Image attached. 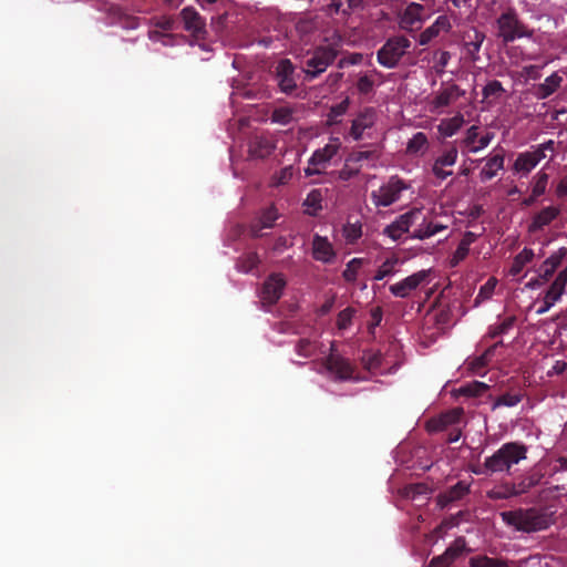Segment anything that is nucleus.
Instances as JSON below:
<instances>
[{
    "mask_svg": "<svg viewBox=\"0 0 567 567\" xmlns=\"http://www.w3.org/2000/svg\"><path fill=\"white\" fill-rule=\"evenodd\" d=\"M499 516L505 525L525 534L544 532L555 523L551 513L538 507H519L501 512Z\"/></svg>",
    "mask_w": 567,
    "mask_h": 567,
    "instance_id": "obj_1",
    "label": "nucleus"
},
{
    "mask_svg": "<svg viewBox=\"0 0 567 567\" xmlns=\"http://www.w3.org/2000/svg\"><path fill=\"white\" fill-rule=\"evenodd\" d=\"M527 457V446L520 442L503 444L493 455L484 461V467L488 473H509L513 465Z\"/></svg>",
    "mask_w": 567,
    "mask_h": 567,
    "instance_id": "obj_2",
    "label": "nucleus"
},
{
    "mask_svg": "<svg viewBox=\"0 0 567 567\" xmlns=\"http://www.w3.org/2000/svg\"><path fill=\"white\" fill-rule=\"evenodd\" d=\"M411 45L412 42L405 35L390 37L377 51V61L386 69H395Z\"/></svg>",
    "mask_w": 567,
    "mask_h": 567,
    "instance_id": "obj_3",
    "label": "nucleus"
},
{
    "mask_svg": "<svg viewBox=\"0 0 567 567\" xmlns=\"http://www.w3.org/2000/svg\"><path fill=\"white\" fill-rule=\"evenodd\" d=\"M496 24L498 29L497 35L505 44L514 42L520 38H532L534 35V30L529 29L519 20L518 14L514 9H508L503 12L497 18Z\"/></svg>",
    "mask_w": 567,
    "mask_h": 567,
    "instance_id": "obj_4",
    "label": "nucleus"
},
{
    "mask_svg": "<svg viewBox=\"0 0 567 567\" xmlns=\"http://www.w3.org/2000/svg\"><path fill=\"white\" fill-rule=\"evenodd\" d=\"M408 188L409 185L398 175H394L378 189L372 190L371 199L378 207H388L398 202L401 198L402 192Z\"/></svg>",
    "mask_w": 567,
    "mask_h": 567,
    "instance_id": "obj_5",
    "label": "nucleus"
},
{
    "mask_svg": "<svg viewBox=\"0 0 567 567\" xmlns=\"http://www.w3.org/2000/svg\"><path fill=\"white\" fill-rule=\"evenodd\" d=\"M341 142L338 137L331 138L330 143L316 150L305 168L306 176L323 174L330 161L339 153Z\"/></svg>",
    "mask_w": 567,
    "mask_h": 567,
    "instance_id": "obj_6",
    "label": "nucleus"
},
{
    "mask_svg": "<svg viewBox=\"0 0 567 567\" xmlns=\"http://www.w3.org/2000/svg\"><path fill=\"white\" fill-rule=\"evenodd\" d=\"M338 56V51L332 47H318L310 58L306 60L303 70L308 80H313L323 73Z\"/></svg>",
    "mask_w": 567,
    "mask_h": 567,
    "instance_id": "obj_7",
    "label": "nucleus"
},
{
    "mask_svg": "<svg viewBox=\"0 0 567 567\" xmlns=\"http://www.w3.org/2000/svg\"><path fill=\"white\" fill-rule=\"evenodd\" d=\"M287 281L282 274L272 272L270 274L262 284L259 292L261 306L265 310L276 305L284 293Z\"/></svg>",
    "mask_w": 567,
    "mask_h": 567,
    "instance_id": "obj_8",
    "label": "nucleus"
},
{
    "mask_svg": "<svg viewBox=\"0 0 567 567\" xmlns=\"http://www.w3.org/2000/svg\"><path fill=\"white\" fill-rule=\"evenodd\" d=\"M323 367L339 381L351 380L355 371L354 365L349 359L333 351V343L331 344V353L323 361Z\"/></svg>",
    "mask_w": 567,
    "mask_h": 567,
    "instance_id": "obj_9",
    "label": "nucleus"
},
{
    "mask_svg": "<svg viewBox=\"0 0 567 567\" xmlns=\"http://www.w3.org/2000/svg\"><path fill=\"white\" fill-rule=\"evenodd\" d=\"M426 18L423 4L410 2L399 16V27L404 31L413 32L422 28Z\"/></svg>",
    "mask_w": 567,
    "mask_h": 567,
    "instance_id": "obj_10",
    "label": "nucleus"
},
{
    "mask_svg": "<svg viewBox=\"0 0 567 567\" xmlns=\"http://www.w3.org/2000/svg\"><path fill=\"white\" fill-rule=\"evenodd\" d=\"M184 29L197 40H204L207 35L206 21L193 7H185L181 11Z\"/></svg>",
    "mask_w": 567,
    "mask_h": 567,
    "instance_id": "obj_11",
    "label": "nucleus"
},
{
    "mask_svg": "<svg viewBox=\"0 0 567 567\" xmlns=\"http://www.w3.org/2000/svg\"><path fill=\"white\" fill-rule=\"evenodd\" d=\"M431 270H420L417 272L408 276L403 280L391 285L390 291L394 297L406 298L412 291L417 289L423 282H425L430 276Z\"/></svg>",
    "mask_w": 567,
    "mask_h": 567,
    "instance_id": "obj_12",
    "label": "nucleus"
},
{
    "mask_svg": "<svg viewBox=\"0 0 567 567\" xmlns=\"http://www.w3.org/2000/svg\"><path fill=\"white\" fill-rule=\"evenodd\" d=\"M422 217L421 209H412L401 215L396 220L385 227L384 234L393 240H399L410 227Z\"/></svg>",
    "mask_w": 567,
    "mask_h": 567,
    "instance_id": "obj_13",
    "label": "nucleus"
},
{
    "mask_svg": "<svg viewBox=\"0 0 567 567\" xmlns=\"http://www.w3.org/2000/svg\"><path fill=\"white\" fill-rule=\"evenodd\" d=\"M457 156L458 151L454 144H451L449 147L444 148L442 154L435 158L432 165L433 175L440 181H444L451 176L453 172L446 171L445 167L454 166L457 161Z\"/></svg>",
    "mask_w": 567,
    "mask_h": 567,
    "instance_id": "obj_14",
    "label": "nucleus"
},
{
    "mask_svg": "<svg viewBox=\"0 0 567 567\" xmlns=\"http://www.w3.org/2000/svg\"><path fill=\"white\" fill-rule=\"evenodd\" d=\"M295 66L289 59H281L275 66V76L280 91L291 94L297 89L295 80Z\"/></svg>",
    "mask_w": 567,
    "mask_h": 567,
    "instance_id": "obj_15",
    "label": "nucleus"
},
{
    "mask_svg": "<svg viewBox=\"0 0 567 567\" xmlns=\"http://www.w3.org/2000/svg\"><path fill=\"white\" fill-rule=\"evenodd\" d=\"M464 91L455 83L443 82L441 89L431 101L432 111L446 107L464 95Z\"/></svg>",
    "mask_w": 567,
    "mask_h": 567,
    "instance_id": "obj_16",
    "label": "nucleus"
},
{
    "mask_svg": "<svg viewBox=\"0 0 567 567\" xmlns=\"http://www.w3.org/2000/svg\"><path fill=\"white\" fill-rule=\"evenodd\" d=\"M377 121V111L374 107L368 106L364 107L357 117L352 121L350 127V136L354 141H359L362 138L363 132L368 128H371Z\"/></svg>",
    "mask_w": 567,
    "mask_h": 567,
    "instance_id": "obj_17",
    "label": "nucleus"
},
{
    "mask_svg": "<svg viewBox=\"0 0 567 567\" xmlns=\"http://www.w3.org/2000/svg\"><path fill=\"white\" fill-rule=\"evenodd\" d=\"M452 29L450 18L445 14L439 16L436 20L422 31L419 35V44L427 45L433 39L437 38L442 32L449 33Z\"/></svg>",
    "mask_w": 567,
    "mask_h": 567,
    "instance_id": "obj_18",
    "label": "nucleus"
},
{
    "mask_svg": "<svg viewBox=\"0 0 567 567\" xmlns=\"http://www.w3.org/2000/svg\"><path fill=\"white\" fill-rule=\"evenodd\" d=\"M276 148L275 143L266 135H254L248 142V153L252 158H266Z\"/></svg>",
    "mask_w": 567,
    "mask_h": 567,
    "instance_id": "obj_19",
    "label": "nucleus"
},
{
    "mask_svg": "<svg viewBox=\"0 0 567 567\" xmlns=\"http://www.w3.org/2000/svg\"><path fill=\"white\" fill-rule=\"evenodd\" d=\"M312 257L321 262L330 264L336 257L331 243L327 237L315 235L312 240Z\"/></svg>",
    "mask_w": 567,
    "mask_h": 567,
    "instance_id": "obj_20",
    "label": "nucleus"
},
{
    "mask_svg": "<svg viewBox=\"0 0 567 567\" xmlns=\"http://www.w3.org/2000/svg\"><path fill=\"white\" fill-rule=\"evenodd\" d=\"M559 215L560 208L558 206L544 207L533 216L528 230L530 233L542 230L544 227L550 225Z\"/></svg>",
    "mask_w": 567,
    "mask_h": 567,
    "instance_id": "obj_21",
    "label": "nucleus"
},
{
    "mask_svg": "<svg viewBox=\"0 0 567 567\" xmlns=\"http://www.w3.org/2000/svg\"><path fill=\"white\" fill-rule=\"evenodd\" d=\"M505 153L502 147L495 150V153L487 158L485 166L480 173L482 182H487L497 175L498 171L504 168Z\"/></svg>",
    "mask_w": 567,
    "mask_h": 567,
    "instance_id": "obj_22",
    "label": "nucleus"
},
{
    "mask_svg": "<svg viewBox=\"0 0 567 567\" xmlns=\"http://www.w3.org/2000/svg\"><path fill=\"white\" fill-rule=\"evenodd\" d=\"M278 217H279V215L274 205L265 208L261 212L260 217L250 225L251 236L255 238L261 237L262 236L261 230L264 228H272V226H274L275 221L278 219Z\"/></svg>",
    "mask_w": 567,
    "mask_h": 567,
    "instance_id": "obj_23",
    "label": "nucleus"
},
{
    "mask_svg": "<svg viewBox=\"0 0 567 567\" xmlns=\"http://www.w3.org/2000/svg\"><path fill=\"white\" fill-rule=\"evenodd\" d=\"M468 493L470 484L464 481H460L455 485L446 489L444 493L439 495L437 504L440 505L441 508H444L449 504L462 499Z\"/></svg>",
    "mask_w": 567,
    "mask_h": 567,
    "instance_id": "obj_24",
    "label": "nucleus"
},
{
    "mask_svg": "<svg viewBox=\"0 0 567 567\" xmlns=\"http://www.w3.org/2000/svg\"><path fill=\"white\" fill-rule=\"evenodd\" d=\"M482 235L476 234L473 231H465L455 252L453 254L452 258L450 259V266L456 267L461 261H463L468 252H470V246L477 240V238Z\"/></svg>",
    "mask_w": 567,
    "mask_h": 567,
    "instance_id": "obj_25",
    "label": "nucleus"
},
{
    "mask_svg": "<svg viewBox=\"0 0 567 567\" xmlns=\"http://www.w3.org/2000/svg\"><path fill=\"white\" fill-rule=\"evenodd\" d=\"M561 82L563 78L557 72H554L535 87L534 95L538 100H546L559 89Z\"/></svg>",
    "mask_w": 567,
    "mask_h": 567,
    "instance_id": "obj_26",
    "label": "nucleus"
},
{
    "mask_svg": "<svg viewBox=\"0 0 567 567\" xmlns=\"http://www.w3.org/2000/svg\"><path fill=\"white\" fill-rule=\"evenodd\" d=\"M363 8V0H331L328 11L331 14L350 16L353 11Z\"/></svg>",
    "mask_w": 567,
    "mask_h": 567,
    "instance_id": "obj_27",
    "label": "nucleus"
},
{
    "mask_svg": "<svg viewBox=\"0 0 567 567\" xmlns=\"http://www.w3.org/2000/svg\"><path fill=\"white\" fill-rule=\"evenodd\" d=\"M464 123L465 120L463 114L457 113L453 117L443 118L441 123L437 125V131L444 137H452L462 128Z\"/></svg>",
    "mask_w": 567,
    "mask_h": 567,
    "instance_id": "obj_28",
    "label": "nucleus"
},
{
    "mask_svg": "<svg viewBox=\"0 0 567 567\" xmlns=\"http://www.w3.org/2000/svg\"><path fill=\"white\" fill-rule=\"evenodd\" d=\"M534 258V251L530 248L525 247L519 254L514 257L508 274L513 277L518 276L524 267L529 264Z\"/></svg>",
    "mask_w": 567,
    "mask_h": 567,
    "instance_id": "obj_29",
    "label": "nucleus"
},
{
    "mask_svg": "<svg viewBox=\"0 0 567 567\" xmlns=\"http://www.w3.org/2000/svg\"><path fill=\"white\" fill-rule=\"evenodd\" d=\"M489 390V385L481 382V381H473L470 383H466L457 389V393L461 396L466 398H478L484 395Z\"/></svg>",
    "mask_w": 567,
    "mask_h": 567,
    "instance_id": "obj_30",
    "label": "nucleus"
},
{
    "mask_svg": "<svg viewBox=\"0 0 567 567\" xmlns=\"http://www.w3.org/2000/svg\"><path fill=\"white\" fill-rule=\"evenodd\" d=\"M567 285V267L563 269L553 284L549 286L548 290L546 291V295L549 296L550 300H559L561 295L565 291V287Z\"/></svg>",
    "mask_w": 567,
    "mask_h": 567,
    "instance_id": "obj_31",
    "label": "nucleus"
},
{
    "mask_svg": "<svg viewBox=\"0 0 567 567\" xmlns=\"http://www.w3.org/2000/svg\"><path fill=\"white\" fill-rule=\"evenodd\" d=\"M380 157V152L374 147L368 151L352 152L347 156V162H351L354 166H360L362 162H377Z\"/></svg>",
    "mask_w": 567,
    "mask_h": 567,
    "instance_id": "obj_32",
    "label": "nucleus"
},
{
    "mask_svg": "<svg viewBox=\"0 0 567 567\" xmlns=\"http://www.w3.org/2000/svg\"><path fill=\"white\" fill-rule=\"evenodd\" d=\"M445 229V226L440 224H433L432 221H427L425 218H423V223L416 228L413 234L412 238L417 239H425L434 236L439 231Z\"/></svg>",
    "mask_w": 567,
    "mask_h": 567,
    "instance_id": "obj_33",
    "label": "nucleus"
},
{
    "mask_svg": "<svg viewBox=\"0 0 567 567\" xmlns=\"http://www.w3.org/2000/svg\"><path fill=\"white\" fill-rule=\"evenodd\" d=\"M468 40L465 42V48L467 53L472 58L473 61L478 60V52L481 47L485 40V34L478 30L473 31V35H467Z\"/></svg>",
    "mask_w": 567,
    "mask_h": 567,
    "instance_id": "obj_34",
    "label": "nucleus"
},
{
    "mask_svg": "<svg viewBox=\"0 0 567 567\" xmlns=\"http://www.w3.org/2000/svg\"><path fill=\"white\" fill-rule=\"evenodd\" d=\"M322 194L320 189H312L305 199L303 205L307 207L306 213L310 216H317L322 209Z\"/></svg>",
    "mask_w": 567,
    "mask_h": 567,
    "instance_id": "obj_35",
    "label": "nucleus"
},
{
    "mask_svg": "<svg viewBox=\"0 0 567 567\" xmlns=\"http://www.w3.org/2000/svg\"><path fill=\"white\" fill-rule=\"evenodd\" d=\"M540 481L537 474H532L519 478L517 482H513L512 487L517 492V496L528 493L534 486Z\"/></svg>",
    "mask_w": 567,
    "mask_h": 567,
    "instance_id": "obj_36",
    "label": "nucleus"
},
{
    "mask_svg": "<svg viewBox=\"0 0 567 567\" xmlns=\"http://www.w3.org/2000/svg\"><path fill=\"white\" fill-rule=\"evenodd\" d=\"M318 342L309 338H301L295 346L296 353L305 359L311 358L316 354Z\"/></svg>",
    "mask_w": 567,
    "mask_h": 567,
    "instance_id": "obj_37",
    "label": "nucleus"
},
{
    "mask_svg": "<svg viewBox=\"0 0 567 567\" xmlns=\"http://www.w3.org/2000/svg\"><path fill=\"white\" fill-rule=\"evenodd\" d=\"M259 264H260V258H259L258 254L255 251H251V252L243 255L238 259L236 267L239 271L248 274V272L252 271L255 268H257Z\"/></svg>",
    "mask_w": 567,
    "mask_h": 567,
    "instance_id": "obj_38",
    "label": "nucleus"
},
{
    "mask_svg": "<svg viewBox=\"0 0 567 567\" xmlns=\"http://www.w3.org/2000/svg\"><path fill=\"white\" fill-rule=\"evenodd\" d=\"M516 496L517 492L513 489L511 483H504L503 485L487 492V497L493 501L508 499Z\"/></svg>",
    "mask_w": 567,
    "mask_h": 567,
    "instance_id": "obj_39",
    "label": "nucleus"
},
{
    "mask_svg": "<svg viewBox=\"0 0 567 567\" xmlns=\"http://www.w3.org/2000/svg\"><path fill=\"white\" fill-rule=\"evenodd\" d=\"M536 166L537 163L535 162L533 155L529 152L518 154L514 163V169L516 172H523L525 174H528Z\"/></svg>",
    "mask_w": 567,
    "mask_h": 567,
    "instance_id": "obj_40",
    "label": "nucleus"
},
{
    "mask_svg": "<svg viewBox=\"0 0 567 567\" xmlns=\"http://www.w3.org/2000/svg\"><path fill=\"white\" fill-rule=\"evenodd\" d=\"M515 322V316L507 317L501 323L491 326L485 337L494 339L498 336L505 334L514 327Z\"/></svg>",
    "mask_w": 567,
    "mask_h": 567,
    "instance_id": "obj_41",
    "label": "nucleus"
},
{
    "mask_svg": "<svg viewBox=\"0 0 567 567\" xmlns=\"http://www.w3.org/2000/svg\"><path fill=\"white\" fill-rule=\"evenodd\" d=\"M293 120V110L289 106L276 107L271 113V122L288 125Z\"/></svg>",
    "mask_w": 567,
    "mask_h": 567,
    "instance_id": "obj_42",
    "label": "nucleus"
},
{
    "mask_svg": "<svg viewBox=\"0 0 567 567\" xmlns=\"http://www.w3.org/2000/svg\"><path fill=\"white\" fill-rule=\"evenodd\" d=\"M398 262L399 259L396 257L386 258L377 270L373 279L379 281L384 279L385 277L392 276L395 272V267Z\"/></svg>",
    "mask_w": 567,
    "mask_h": 567,
    "instance_id": "obj_43",
    "label": "nucleus"
},
{
    "mask_svg": "<svg viewBox=\"0 0 567 567\" xmlns=\"http://www.w3.org/2000/svg\"><path fill=\"white\" fill-rule=\"evenodd\" d=\"M363 258H353L351 259L347 266L346 269L342 272V277L348 282H354L357 280L358 272L362 265L364 264Z\"/></svg>",
    "mask_w": 567,
    "mask_h": 567,
    "instance_id": "obj_44",
    "label": "nucleus"
},
{
    "mask_svg": "<svg viewBox=\"0 0 567 567\" xmlns=\"http://www.w3.org/2000/svg\"><path fill=\"white\" fill-rule=\"evenodd\" d=\"M429 144L427 137L423 132H417L413 135V137L408 142L406 151L410 154H417L423 151Z\"/></svg>",
    "mask_w": 567,
    "mask_h": 567,
    "instance_id": "obj_45",
    "label": "nucleus"
},
{
    "mask_svg": "<svg viewBox=\"0 0 567 567\" xmlns=\"http://www.w3.org/2000/svg\"><path fill=\"white\" fill-rule=\"evenodd\" d=\"M523 399L520 393H505L499 395L493 403L492 409L495 410L499 406H516Z\"/></svg>",
    "mask_w": 567,
    "mask_h": 567,
    "instance_id": "obj_46",
    "label": "nucleus"
},
{
    "mask_svg": "<svg viewBox=\"0 0 567 567\" xmlns=\"http://www.w3.org/2000/svg\"><path fill=\"white\" fill-rule=\"evenodd\" d=\"M361 360L365 369L370 371L375 370L382 364V354L380 352L364 351Z\"/></svg>",
    "mask_w": 567,
    "mask_h": 567,
    "instance_id": "obj_47",
    "label": "nucleus"
},
{
    "mask_svg": "<svg viewBox=\"0 0 567 567\" xmlns=\"http://www.w3.org/2000/svg\"><path fill=\"white\" fill-rule=\"evenodd\" d=\"M465 550L466 542L463 537H458L451 544L450 547L446 548L445 554L449 558H451V561L454 563V560L462 556Z\"/></svg>",
    "mask_w": 567,
    "mask_h": 567,
    "instance_id": "obj_48",
    "label": "nucleus"
},
{
    "mask_svg": "<svg viewBox=\"0 0 567 567\" xmlns=\"http://www.w3.org/2000/svg\"><path fill=\"white\" fill-rule=\"evenodd\" d=\"M472 567H507L506 563L487 556H478L471 558Z\"/></svg>",
    "mask_w": 567,
    "mask_h": 567,
    "instance_id": "obj_49",
    "label": "nucleus"
},
{
    "mask_svg": "<svg viewBox=\"0 0 567 567\" xmlns=\"http://www.w3.org/2000/svg\"><path fill=\"white\" fill-rule=\"evenodd\" d=\"M317 29L316 17H301L296 22V30L301 34H309Z\"/></svg>",
    "mask_w": 567,
    "mask_h": 567,
    "instance_id": "obj_50",
    "label": "nucleus"
},
{
    "mask_svg": "<svg viewBox=\"0 0 567 567\" xmlns=\"http://www.w3.org/2000/svg\"><path fill=\"white\" fill-rule=\"evenodd\" d=\"M110 13L118 19V21L127 22L131 28L137 27V19L128 16L121 6H111Z\"/></svg>",
    "mask_w": 567,
    "mask_h": 567,
    "instance_id": "obj_51",
    "label": "nucleus"
},
{
    "mask_svg": "<svg viewBox=\"0 0 567 567\" xmlns=\"http://www.w3.org/2000/svg\"><path fill=\"white\" fill-rule=\"evenodd\" d=\"M360 173V166H354L351 162L344 161L343 167L338 171V178L347 182L357 176Z\"/></svg>",
    "mask_w": 567,
    "mask_h": 567,
    "instance_id": "obj_52",
    "label": "nucleus"
},
{
    "mask_svg": "<svg viewBox=\"0 0 567 567\" xmlns=\"http://www.w3.org/2000/svg\"><path fill=\"white\" fill-rule=\"evenodd\" d=\"M343 235L349 244H354L362 236L361 225L347 224L343 228Z\"/></svg>",
    "mask_w": 567,
    "mask_h": 567,
    "instance_id": "obj_53",
    "label": "nucleus"
},
{
    "mask_svg": "<svg viewBox=\"0 0 567 567\" xmlns=\"http://www.w3.org/2000/svg\"><path fill=\"white\" fill-rule=\"evenodd\" d=\"M547 184H548V175L544 172H539L535 176V183H534L533 190H532L534 193V197H539L543 194H545Z\"/></svg>",
    "mask_w": 567,
    "mask_h": 567,
    "instance_id": "obj_54",
    "label": "nucleus"
},
{
    "mask_svg": "<svg viewBox=\"0 0 567 567\" xmlns=\"http://www.w3.org/2000/svg\"><path fill=\"white\" fill-rule=\"evenodd\" d=\"M353 315H354V310L350 307L341 310L337 318L338 328L341 330L347 329L351 324Z\"/></svg>",
    "mask_w": 567,
    "mask_h": 567,
    "instance_id": "obj_55",
    "label": "nucleus"
},
{
    "mask_svg": "<svg viewBox=\"0 0 567 567\" xmlns=\"http://www.w3.org/2000/svg\"><path fill=\"white\" fill-rule=\"evenodd\" d=\"M478 138V126L472 125L467 128L465 137L462 140L461 144L467 148V152L470 153V148L474 147L476 144L475 142Z\"/></svg>",
    "mask_w": 567,
    "mask_h": 567,
    "instance_id": "obj_56",
    "label": "nucleus"
},
{
    "mask_svg": "<svg viewBox=\"0 0 567 567\" xmlns=\"http://www.w3.org/2000/svg\"><path fill=\"white\" fill-rule=\"evenodd\" d=\"M435 70L439 74H442L451 60V53L449 51L439 50L435 52Z\"/></svg>",
    "mask_w": 567,
    "mask_h": 567,
    "instance_id": "obj_57",
    "label": "nucleus"
},
{
    "mask_svg": "<svg viewBox=\"0 0 567 567\" xmlns=\"http://www.w3.org/2000/svg\"><path fill=\"white\" fill-rule=\"evenodd\" d=\"M486 367L483 358L480 355L466 360V369L474 374H482Z\"/></svg>",
    "mask_w": 567,
    "mask_h": 567,
    "instance_id": "obj_58",
    "label": "nucleus"
},
{
    "mask_svg": "<svg viewBox=\"0 0 567 567\" xmlns=\"http://www.w3.org/2000/svg\"><path fill=\"white\" fill-rule=\"evenodd\" d=\"M293 176V168L292 166H286L281 168L275 176H274V185H286Z\"/></svg>",
    "mask_w": 567,
    "mask_h": 567,
    "instance_id": "obj_59",
    "label": "nucleus"
},
{
    "mask_svg": "<svg viewBox=\"0 0 567 567\" xmlns=\"http://www.w3.org/2000/svg\"><path fill=\"white\" fill-rule=\"evenodd\" d=\"M374 82L373 80L368 75H362L359 78L357 82V90L361 94H369L373 91Z\"/></svg>",
    "mask_w": 567,
    "mask_h": 567,
    "instance_id": "obj_60",
    "label": "nucleus"
},
{
    "mask_svg": "<svg viewBox=\"0 0 567 567\" xmlns=\"http://www.w3.org/2000/svg\"><path fill=\"white\" fill-rule=\"evenodd\" d=\"M504 91L503 85L499 81L493 80L488 82L483 89L484 97L498 95Z\"/></svg>",
    "mask_w": 567,
    "mask_h": 567,
    "instance_id": "obj_61",
    "label": "nucleus"
},
{
    "mask_svg": "<svg viewBox=\"0 0 567 567\" xmlns=\"http://www.w3.org/2000/svg\"><path fill=\"white\" fill-rule=\"evenodd\" d=\"M565 256H566V249L560 248L556 254H553L551 256H549L544 262L547 266H550V269L556 270L560 266Z\"/></svg>",
    "mask_w": 567,
    "mask_h": 567,
    "instance_id": "obj_62",
    "label": "nucleus"
},
{
    "mask_svg": "<svg viewBox=\"0 0 567 567\" xmlns=\"http://www.w3.org/2000/svg\"><path fill=\"white\" fill-rule=\"evenodd\" d=\"M494 137H495V134L493 132H487L486 134H484L483 136H481L478 138L477 145L470 148V153H477L481 150H484L485 147H487L489 145V143L493 141Z\"/></svg>",
    "mask_w": 567,
    "mask_h": 567,
    "instance_id": "obj_63",
    "label": "nucleus"
},
{
    "mask_svg": "<svg viewBox=\"0 0 567 567\" xmlns=\"http://www.w3.org/2000/svg\"><path fill=\"white\" fill-rule=\"evenodd\" d=\"M349 106L350 100L349 97H346L340 103L332 105L329 111L333 114V116L342 117L349 110Z\"/></svg>",
    "mask_w": 567,
    "mask_h": 567,
    "instance_id": "obj_64",
    "label": "nucleus"
}]
</instances>
